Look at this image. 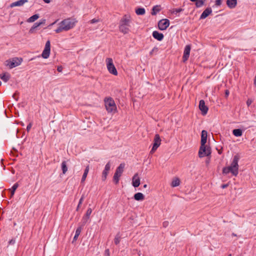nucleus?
<instances>
[{
    "label": "nucleus",
    "instance_id": "obj_57",
    "mask_svg": "<svg viewBox=\"0 0 256 256\" xmlns=\"http://www.w3.org/2000/svg\"><path fill=\"white\" fill-rule=\"evenodd\" d=\"M48 50H49V52L50 51V48H49V49H48Z\"/></svg>",
    "mask_w": 256,
    "mask_h": 256
},
{
    "label": "nucleus",
    "instance_id": "obj_18",
    "mask_svg": "<svg viewBox=\"0 0 256 256\" xmlns=\"http://www.w3.org/2000/svg\"><path fill=\"white\" fill-rule=\"evenodd\" d=\"M152 36L154 38L159 41L162 40L164 38L163 34L157 31H154L152 32Z\"/></svg>",
    "mask_w": 256,
    "mask_h": 256
},
{
    "label": "nucleus",
    "instance_id": "obj_44",
    "mask_svg": "<svg viewBox=\"0 0 256 256\" xmlns=\"http://www.w3.org/2000/svg\"><path fill=\"white\" fill-rule=\"evenodd\" d=\"M16 241L14 240V239H12L10 240L9 242V244H14V243H15Z\"/></svg>",
    "mask_w": 256,
    "mask_h": 256
},
{
    "label": "nucleus",
    "instance_id": "obj_51",
    "mask_svg": "<svg viewBox=\"0 0 256 256\" xmlns=\"http://www.w3.org/2000/svg\"><path fill=\"white\" fill-rule=\"evenodd\" d=\"M44 1L46 3H48V0H44Z\"/></svg>",
    "mask_w": 256,
    "mask_h": 256
},
{
    "label": "nucleus",
    "instance_id": "obj_25",
    "mask_svg": "<svg viewBox=\"0 0 256 256\" xmlns=\"http://www.w3.org/2000/svg\"><path fill=\"white\" fill-rule=\"evenodd\" d=\"M82 230V228L81 226H80L77 228V229L76 230V234L73 239V242L76 240L78 238V237L81 232Z\"/></svg>",
    "mask_w": 256,
    "mask_h": 256
},
{
    "label": "nucleus",
    "instance_id": "obj_35",
    "mask_svg": "<svg viewBox=\"0 0 256 256\" xmlns=\"http://www.w3.org/2000/svg\"><path fill=\"white\" fill-rule=\"evenodd\" d=\"M89 218V217H87L86 216L84 215V216L82 218V223L83 225H84L87 222Z\"/></svg>",
    "mask_w": 256,
    "mask_h": 256
},
{
    "label": "nucleus",
    "instance_id": "obj_12",
    "mask_svg": "<svg viewBox=\"0 0 256 256\" xmlns=\"http://www.w3.org/2000/svg\"><path fill=\"white\" fill-rule=\"evenodd\" d=\"M110 166H111V164H110V162H108L105 166L104 169L103 170L102 174V179L103 180H106L107 176L108 173V172L110 170Z\"/></svg>",
    "mask_w": 256,
    "mask_h": 256
},
{
    "label": "nucleus",
    "instance_id": "obj_53",
    "mask_svg": "<svg viewBox=\"0 0 256 256\" xmlns=\"http://www.w3.org/2000/svg\"><path fill=\"white\" fill-rule=\"evenodd\" d=\"M190 0L192 2H196V1L197 2V0Z\"/></svg>",
    "mask_w": 256,
    "mask_h": 256
},
{
    "label": "nucleus",
    "instance_id": "obj_1",
    "mask_svg": "<svg viewBox=\"0 0 256 256\" xmlns=\"http://www.w3.org/2000/svg\"><path fill=\"white\" fill-rule=\"evenodd\" d=\"M238 160L239 156L237 155L234 156L230 164L223 168V174H227L231 173L232 176H237L238 174Z\"/></svg>",
    "mask_w": 256,
    "mask_h": 256
},
{
    "label": "nucleus",
    "instance_id": "obj_5",
    "mask_svg": "<svg viewBox=\"0 0 256 256\" xmlns=\"http://www.w3.org/2000/svg\"><path fill=\"white\" fill-rule=\"evenodd\" d=\"M106 62L108 72L114 76H116L118 74V72L114 64L112 59L110 58H107L106 60Z\"/></svg>",
    "mask_w": 256,
    "mask_h": 256
},
{
    "label": "nucleus",
    "instance_id": "obj_17",
    "mask_svg": "<svg viewBox=\"0 0 256 256\" xmlns=\"http://www.w3.org/2000/svg\"><path fill=\"white\" fill-rule=\"evenodd\" d=\"M212 12V10L211 8H206L202 13L200 16V19H204L206 18Z\"/></svg>",
    "mask_w": 256,
    "mask_h": 256
},
{
    "label": "nucleus",
    "instance_id": "obj_14",
    "mask_svg": "<svg viewBox=\"0 0 256 256\" xmlns=\"http://www.w3.org/2000/svg\"><path fill=\"white\" fill-rule=\"evenodd\" d=\"M190 45L186 46L184 48V52L183 58H182L184 62H186L188 60L189 56H190Z\"/></svg>",
    "mask_w": 256,
    "mask_h": 256
},
{
    "label": "nucleus",
    "instance_id": "obj_19",
    "mask_svg": "<svg viewBox=\"0 0 256 256\" xmlns=\"http://www.w3.org/2000/svg\"><path fill=\"white\" fill-rule=\"evenodd\" d=\"M226 4L230 8H234L237 4V0H227Z\"/></svg>",
    "mask_w": 256,
    "mask_h": 256
},
{
    "label": "nucleus",
    "instance_id": "obj_33",
    "mask_svg": "<svg viewBox=\"0 0 256 256\" xmlns=\"http://www.w3.org/2000/svg\"><path fill=\"white\" fill-rule=\"evenodd\" d=\"M206 0H197V2H196V6L197 7H200L202 6L205 2Z\"/></svg>",
    "mask_w": 256,
    "mask_h": 256
},
{
    "label": "nucleus",
    "instance_id": "obj_29",
    "mask_svg": "<svg viewBox=\"0 0 256 256\" xmlns=\"http://www.w3.org/2000/svg\"><path fill=\"white\" fill-rule=\"evenodd\" d=\"M160 10V6H155L152 8V15H156Z\"/></svg>",
    "mask_w": 256,
    "mask_h": 256
},
{
    "label": "nucleus",
    "instance_id": "obj_36",
    "mask_svg": "<svg viewBox=\"0 0 256 256\" xmlns=\"http://www.w3.org/2000/svg\"><path fill=\"white\" fill-rule=\"evenodd\" d=\"M92 212V208H89L87 210H86V214H85V216H86L87 217H89L90 218V215L91 214Z\"/></svg>",
    "mask_w": 256,
    "mask_h": 256
},
{
    "label": "nucleus",
    "instance_id": "obj_24",
    "mask_svg": "<svg viewBox=\"0 0 256 256\" xmlns=\"http://www.w3.org/2000/svg\"><path fill=\"white\" fill-rule=\"evenodd\" d=\"M89 170H90V168H89V166H88L85 170H84V173L82 175V182H83L85 181L86 178V176H87V175L88 173V172H89Z\"/></svg>",
    "mask_w": 256,
    "mask_h": 256
},
{
    "label": "nucleus",
    "instance_id": "obj_43",
    "mask_svg": "<svg viewBox=\"0 0 256 256\" xmlns=\"http://www.w3.org/2000/svg\"><path fill=\"white\" fill-rule=\"evenodd\" d=\"M32 124L31 123L29 124L26 127V130L28 132L31 128Z\"/></svg>",
    "mask_w": 256,
    "mask_h": 256
},
{
    "label": "nucleus",
    "instance_id": "obj_32",
    "mask_svg": "<svg viewBox=\"0 0 256 256\" xmlns=\"http://www.w3.org/2000/svg\"><path fill=\"white\" fill-rule=\"evenodd\" d=\"M120 236L118 234H116V236L114 238V240L115 244H118L120 242Z\"/></svg>",
    "mask_w": 256,
    "mask_h": 256
},
{
    "label": "nucleus",
    "instance_id": "obj_23",
    "mask_svg": "<svg viewBox=\"0 0 256 256\" xmlns=\"http://www.w3.org/2000/svg\"><path fill=\"white\" fill-rule=\"evenodd\" d=\"M232 134L235 136H240L242 134V130L241 129H234Z\"/></svg>",
    "mask_w": 256,
    "mask_h": 256
},
{
    "label": "nucleus",
    "instance_id": "obj_31",
    "mask_svg": "<svg viewBox=\"0 0 256 256\" xmlns=\"http://www.w3.org/2000/svg\"><path fill=\"white\" fill-rule=\"evenodd\" d=\"M208 132L205 130H202L201 134V140H207Z\"/></svg>",
    "mask_w": 256,
    "mask_h": 256
},
{
    "label": "nucleus",
    "instance_id": "obj_37",
    "mask_svg": "<svg viewBox=\"0 0 256 256\" xmlns=\"http://www.w3.org/2000/svg\"><path fill=\"white\" fill-rule=\"evenodd\" d=\"M100 21L99 18H94L90 21V24H94L96 22H98Z\"/></svg>",
    "mask_w": 256,
    "mask_h": 256
},
{
    "label": "nucleus",
    "instance_id": "obj_9",
    "mask_svg": "<svg viewBox=\"0 0 256 256\" xmlns=\"http://www.w3.org/2000/svg\"><path fill=\"white\" fill-rule=\"evenodd\" d=\"M170 26V21L168 19H163L158 22V26L160 30H166Z\"/></svg>",
    "mask_w": 256,
    "mask_h": 256
},
{
    "label": "nucleus",
    "instance_id": "obj_3",
    "mask_svg": "<svg viewBox=\"0 0 256 256\" xmlns=\"http://www.w3.org/2000/svg\"><path fill=\"white\" fill-rule=\"evenodd\" d=\"M130 18L128 16H124L120 20V30L124 34H126L129 30Z\"/></svg>",
    "mask_w": 256,
    "mask_h": 256
},
{
    "label": "nucleus",
    "instance_id": "obj_54",
    "mask_svg": "<svg viewBox=\"0 0 256 256\" xmlns=\"http://www.w3.org/2000/svg\"><path fill=\"white\" fill-rule=\"evenodd\" d=\"M146 186H147V185H146V184H144V188H146Z\"/></svg>",
    "mask_w": 256,
    "mask_h": 256
},
{
    "label": "nucleus",
    "instance_id": "obj_20",
    "mask_svg": "<svg viewBox=\"0 0 256 256\" xmlns=\"http://www.w3.org/2000/svg\"><path fill=\"white\" fill-rule=\"evenodd\" d=\"M42 56L44 58H48V41L46 43L45 48L42 54Z\"/></svg>",
    "mask_w": 256,
    "mask_h": 256
},
{
    "label": "nucleus",
    "instance_id": "obj_10",
    "mask_svg": "<svg viewBox=\"0 0 256 256\" xmlns=\"http://www.w3.org/2000/svg\"><path fill=\"white\" fill-rule=\"evenodd\" d=\"M161 142V140L160 138V136L158 134H156L154 138V143L153 144V146L150 151L151 153H153L155 152V150L158 148V147L160 146Z\"/></svg>",
    "mask_w": 256,
    "mask_h": 256
},
{
    "label": "nucleus",
    "instance_id": "obj_45",
    "mask_svg": "<svg viewBox=\"0 0 256 256\" xmlns=\"http://www.w3.org/2000/svg\"><path fill=\"white\" fill-rule=\"evenodd\" d=\"M83 199H84V198H83V197L82 196V197L80 198V200L79 203H78V206H80V204H82V201H83Z\"/></svg>",
    "mask_w": 256,
    "mask_h": 256
},
{
    "label": "nucleus",
    "instance_id": "obj_38",
    "mask_svg": "<svg viewBox=\"0 0 256 256\" xmlns=\"http://www.w3.org/2000/svg\"><path fill=\"white\" fill-rule=\"evenodd\" d=\"M222 0H216L215 6H220L222 4Z\"/></svg>",
    "mask_w": 256,
    "mask_h": 256
},
{
    "label": "nucleus",
    "instance_id": "obj_30",
    "mask_svg": "<svg viewBox=\"0 0 256 256\" xmlns=\"http://www.w3.org/2000/svg\"><path fill=\"white\" fill-rule=\"evenodd\" d=\"M1 79L6 82L10 79V75L8 74H4L0 76Z\"/></svg>",
    "mask_w": 256,
    "mask_h": 256
},
{
    "label": "nucleus",
    "instance_id": "obj_22",
    "mask_svg": "<svg viewBox=\"0 0 256 256\" xmlns=\"http://www.w3.org/2000/svg\"><path fill=\"white\" fill-rule=\"evenodd\" d=\"M180 180L178 178H174L172 181L171 186L172 187H176L180 185Z\"/></svg>",
    "mask_w": 256,
    "mask_h": 256
},
{
    "label": "nucleus",
    "instance_id": "obj_42",
    "mask_svg": "<svg viewBox=\"0 0 256 256\" xmlns=\"http://www.w3.org/2000/svg\"><path fill=\"white\" fill-rule=\"evenodd\" d=\"M168 224L169 223L168 221H165L163 222L162 225L164 227L166 228L168 226Z\"/></svg>",
    "mask_w": 256,
    "mask_h": 256
},
{
    "label": "nucleus",
    "instance_id": "obj_56",
    "mask_svg": "<svg viewBox=\"0 0 256 256\" xmlns=\"http://www.w3.org/2000/svg\"><path fill=\"white\" fill-rule=\"evenodd\" d=\"M79 206H78L77 208H76V210H78V208H79Z\"/></svg>",
    "mask_w": 256,
    "mask_h": 256
},
{
    "label": "nucleus",
    "instance_id": "obj_52",
    "mask_svg": "<svg viewBox=\"0 0 256 256\" xmlns=\"http://www.w3.org/2000/svg\"><path fill=\"white\" fill-rule=\"evenodd\" d=\"M54 24H55V22L52 24H50V26H53L54 25Z\"/></svg>",
    "mask_w": 256,
    "mask_h": 256
},
{
    "label": "nucleus",
    "instance_id": "obj_7",
    "mask_svg": "<svg viewBox=\"0 0 256 256\" xmlns=\"http://www.w3.org/2000/svg\"><path fill=\"white\" fill-rule=\"evenodd\" d=\"M124 164H121L116 168L115 174L114 176V180L116 184H118L122 173L124 172Z\"/></svg>",
    "mask_w": 256,
    "mask_h": 256
},
{
    "label": "nucleus",
    "instance_id": "obj_39",
    "mask_svg": "<svg viewBox=\"0 0 256 256\" xmlns=\"http://www.w3.org/2000/svg\"><path fill=\"white\" fill-rule=\"evenodd\" d=\"M182 11V9L181 8H176L174 10L173 13L176 14L177 13L180 12Z\"/></svg>",
    "mask_w": 256,
    "mask_h": 256
},
{
    "label": "nucleus",
    "instance_id": "obj_47",
    "mask_svg": "<svg viewBox=\"0 0 256 256\" xmlns=\"http://www.w3.org/2000/svg\"><path fill=\"white\" fill-rule=\"evenodd\" d=\"M62 67L61 66H60V67H58V70L59 72H61L62 71Z\"/></svg>",
    "mask_w": 256,
    "mask_h": 256
},
{
    "label": "nucleus",
    "instance_id": "obj_8",
    "mask_svg": "<svg viewBox=\"0 0 256 256\" xmlns=\"http://www.w3.org/2000/svg\"><path fill=\"white\" fill-rule=\"evenodd\" d=\"M211 154L210 148L208 146H200L198 152L200 158L208 156Z\"/></svg>",
    "mask_w": 256,
    "mask_h": 256
},
{
    "label": "nucleus",
    "instance_id": "obj_46",
    "mask_svg": "<svg viewBox=\"0 0 256 256\" xmlns=\"http://www.w3.org/2000/svg\"><path fill=\"white\" fill-rule=\"evenodd\" d=\"M158 50V48H154L150 52V54H152V52H154V51H156Z\"/></svg>",
    "mask_w": 256,
    "mask_h": 256
},
{
    "label": "nucleus",
    "instance_id": "obj_48",
    "mask_svg": "<svg viewBox=\"0 0 256 256\" xmlns=\"http://www.w3.org/2000/svg\"><path fill=\"white\" fill-rule=\"evenodd\" d=\"M254 86L256 87V76H255L254 78Z\"/></svg>",
    "mask_w": 256,
    "mask_h": 256
},
{
    "label": "nucleus",
    "instance_id": "obj_55",
    "mask_svg": "<svg viewBox=\"0 0 256 256\" xmlns=\"http://www.w3.org/2000/svg\"><path fill=\"white\" fill-rule=\"evenodd\" d=\"M106 252H108L109 250H106Z\"/></svg>",
    "mask_w": 256,
    "mask_h": 256
},
{
    "label": "nucleus",
    "instance_id": "obj_15",
    "mask_svg": "<svg viewBox=\"0 0 256 256\" xmlns=\"http://www.w3.org/2000/svg\"><path fill=\"white\" fill-rule=\"evenodd\" d=\"M28 0H19L14 2L10 5V7L12 8L14 6H23L24 4L28 2Z\"/></svg>",
    "mask_w": 256,
    "mask_h": 256
},
{
    "label": "nucleus",
    "instance_id": "obj_50",
    "mask_svg": "<svg viewBox=\"0 0 256 256\" xmlns=\"http://www.w3.org/2000/svg\"><path fill=\"white\" fill-rule=\"evenodd\" d=\"M226 96H228L229 94V92L228 90H226L225 92Z\"/></svg>",
    "mask_w": 256,
    "mask_h": 256
},
{
    "label": "nucleus",
    "instance_id": "obj_49",
    "mask_svg": "<svg viewBox=\"0 0 256 256\" xmlns=\"http://www.w3.org/2000/svg\"><path fill=\"white\" fill-rule=\"evenodd\" d=\"M228 186V185L227 184H223L222 186V188H226Z\"/></svg>",
    "mask_w": 256,
    "mask_h": 256
},
{
    "label": "nucleus",
    "instance_id": "obj_21",
    "mask_svg": "<svg viewBox=\"0 0 256 256\" xmlns=\"http://www.w3.org/2000/svg\"><path fill=\"white\" fill-rule=\"evenodd\" d=\"M134 198L136 200H143L144 198V195L141 192H137L134 195Z\"/></svg>",
    "mask_w": 256,
    "mask_h": 256
},
{
    "label": "nucleus",
    "instance_id": "obj_41",
    "mask_svg": "<svg viewBox=\"0 0 256 256\" xmlns=\"http://www.w3.org/2000/svg\"><path fill=\"white\" fill-rule=\"evenodd\" d=\"M252 100L248 99L246 102V104H247L248 106H250L252 104Z\"/></svg>",
    "mask_w": 256,
    "mask_h": 256
},
{
    "label": "nucleus",
    "instance_id": "obj_40",
    "mask_svg": "<svg viewBox=\"0 0 256 256\" xmlns=\"http://www.w3.org/2000/svg\"><path fill=\"white\" fill-rule=\"evenodd\" d=\"M206 141H207V140H201V146H206Z\"/></svg>",
    "mask_w": 256,
    "mask_h": 256
},
{
    "label": "nucleus",
    "instance_id": "obj_4",
    "mask_svg": "<svg viewBox=\"0 0 256 256\" xmlns=\"http://www.w3.org/2000/svg\"><path fill=\"white\" fill-rule=\"evenodd\" d=\"M105 106L108 112L114 113L116 111V106L114 100L111 98L105 100Z\"/></svg>",
    "mask_w": 256,
    "mask_h": 256
},
{
    "label": "nucleus",
    "instance_id": "obj_27",
    "mask_svg": "<svg viewBox=\"0 0 256 256\" xmlns=\"http://www.w3.org/2000/svg\"><path fill=\"white\" fill-rule=\"evenodd\" d=\"M62 173L65 174L68 170L67 164L66 161H63L61 164Z\"/></svg>",
    "mask_w": 256,
    "mask_h": 256
},
{
    "label": "nucleus",
    "instance_id": "obj_28",
    "mask_svg": "<svg viewBox=\"0 0 256 256\" xmlns=\"http://www.w3.org/2000/svg\"><path fill=\"white\" fill-rule=\"evenodd\" d=\"M39 18V16L38 14H34V16H30V18H28L27 20V22H32L36 20L38 18Z\"/></svg>",
    "mask_w": 256,
    "mask_h": 256
},
{
    "label": "nucleus",
    "instance_id": "obj_13",
    "mask_svg": "<svg viewBox=\"0 0 256 256\" xmlns=\"http://www.w3.org/2000/svg\"><path fill=\"white\" fill-rule=\"evenodd\" d=\"M140 184V178L138 173L134 174L132 178V185L134 188L138 187Z\"/></svg>",
    "mask_w": 256,
    "mask_h": 256
},
{
    "label": "nucleus",
    "instance_id": "obj_2",
    "mask_svg": "<svg viewBox=\"0 0 256 256\" xmlns=\"http://www.w3.org/2000/svg\"><path fill=\"white\" fill-rule=\"evenodd\" d=\"M76 22L77 21L74 18L65 19L58 24L57 28L54 29V30L57 33L68 30L74 26Z\"/></svg>",
    "mask_w": 256,
    "mask_h": 256
},
{
    "label": "nucleus",
    "instance_id": "obj_6",
    "mask_svg": "<svg viewBox=\"0 0 256 256\" xmlns=\"http://www.w3.org/2000/svg\"><path fill=\"white\" fill-rule=\"evenodd\" d=\"M22 62V58H14L12 60L6 61V65L8 66L10 68L16 67L20 64Z\"/></svg>",
    "mask_w": 256,
    "mask_h": 256
},
{
    "label": "nucleus",
    "instance_id": "obj_34",
    "mask_svg": "<svg viewBox=\"0 0 256 256\" xmlns=\"http://www.w3.org/2000/svg\"><path fill=\"white\" fill-rule=\"evenodd\" d=\"M18 185L17 183L15 184L12 187V190L11 192V195L13 196L14 194V192L16 189L18 188Z\"/></svg>",
    "mask_w": 256,
    "mask_h": 256
},
{
    "label": "nucleus",
    "instance_id": "obj_26",
    "mask_svg": "<svg viewBox=\"0 0 256 256\" xmlns=\"http://www.w3.org/2000/svg\"><path fill=\"white\" fill-rule=\"evenodd\" d=\"M136 13L137 15H144L146 13V10L143 8H139L136 10Z\"/></svg>",
    "mask_w": 256,
    "mask_h": 256
},
{
    "label": "nucleus",
    "instance_id": "obj_11",
    "mask_svg": "<svg viewBox=\"0 0 256 256\" xmlns=\"http://www.w3.org/2000/svg\"><path fill=\"white\" fill-rule=\"evenodd\" d=\"M199 108L203 115H206L208 111V108L205 104L204 101V100H200L199 104Z\"/></svg>",
    "mask_w": 256,
    "mask_h": 256
},
{
    "label": "nucleus",
    "instance_id": "obj_16",
    "mask_svg": "<svg viewBox=\"0 0 256 256\" xmlns=\"http://www.w3.org/2000/svg\"><path fill=\"white\" fill-rule=\"evenodd\" d=\"M46 20H42L40 22H36V23H35L34 24V25L30 28V30H29V32L30 34H32L34 32V30L36 28H37L39 26L42 25V24H44L46 23Z\"/></svg>",
    "mask_w": 256,
    "mask_h": 256
}]
</instances>
